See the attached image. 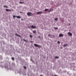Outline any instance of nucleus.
<instances>
[{
	"label": "nucleus",
	"instance_id": "f257e3e1",
	"mask_svg": "<svg viewBox=\"0 0 76 76\" xmlns=\"http://www.w3.org/2000/svg\"><path fill=\"white\" fill-rule=\"evenodd\" d=\"M15 17H16V18H21V17H20V16H16L15 15H13V18Z\"/></svg>",
	"mask_w": 76,
	"mask_h": 76
},
{
	"label": "nucleus",
	"instance_id": "f03ea898",
	"mask_svg": "<svg viewBox=\"0 0 76 76\" xmlns=\"http://www.w3.org/2000/svg\"><path fill=\"white\" fill-rule=\"evenodd\" d=\"M27 15L30 16L32 15V13H31L30 12H28V13H27Z\"/></svg>",
	"mask_w": 76,
	"mask_h": 76
},
{
	"label": "nucleus",
	"instance_id": "7ed1b4c3",
	"mask_svg": "<svg viewBox=\"0 0 76 76\" xmlns=\"http://www.w3.org/2000/svg\"><path fill=\"white\" fill-rule=\"evenodd\" d=\"M68 34L69 35V36H72V33H70L69 32V33H68Z\"/></svg>",
	"mask_w": 76,
	"mask_h": 76
},
{
	"label": "nucleus",
	"instance_id": "20e7f679",
	"mask_svg": "<svg viewBox=\"0 0 76 76\" xmlns=\"http://www.w3.org/2000/svg\"><path fill=\"white\" fill-rule=\"evenodd\" d=\"M34 45L35 46V47H39V45H37L36 44H34Z\"/></svg>",
	"mask_w": 76,
	"mask_h": 76
},
{
	"label": "nucleus",
	"instance_id": "39448f33",
	"mask_svg": "<svg viewBox=\"0 0 76 76\" xmlns=\"http://www.w3.org/2000/svg\"><path fill=\"white\" fill-rule=\"evenodd\" d=\"M63 34H59V37H63Z\"/></svg>",
	"mask_w": 76,
	"mask_h": 76
},
{
	"label": "nucleus",
	"instance_id": "423d86ee",
	"mask_svg": "<svg viewBox=\"0 0 76 76\" xmlns=\"http://www.w3.org/2000/svg\"><path fill=\"white\" fill-rule=\"evenodd\" d=\"M31 28H32V29L35 28V26H31Z\"/></svg>",
	"mask_w": 76,
	"mask_h": 76
},
{
	"label": "nucleus",
	"instance_id": "0eeeda50",
	"mask_svg": "<svg viewBox=\"0 0 76 76\" xmlns=\"http://www.w3.org/2000/svg\"><path fill=\"white\" fill-rule=\"evenodd\" d=\"M42 13V12H37V14H41Z\"/></svg>",
	"mask_w": 76,
	"mask_h": 76
},
{
	"label": "nucleus",
	"instance_id": "6e6552de",
	"mask_svg": "<svg viewBox=\"0 0 76 76\" xmlns=\"http://www.w3.org/2000/svg\"><path fill=\"white\" fill-rule=\"evenodd\" d=\"M15 35H16V36H18V37H21V36H20V35H18V34H15Z\"/></svg>",
	"mask_w": 76,
	"mask_h": 76
},
{
	"label": "nucleus",
	"instance_id": "1a4fd4ad",
	"mask_svg": "<svg viewBox=\"0 0 76 76\" xmlns=\"http://www.w3.org/2000/svg\"><path fill=\"white\" fill-rule=\"evenodd\" d=\"M5 10L6 11H11V10H8V9H5Z\"/></svg>",
	"mask_w": 76,
	"mask_h": 76
},
{
	"label": "nucleus",
	"instance_id": "9d476101",
	"mask_svg": "<svg viewBox=\"0 0 76 76\" xmlns=\"http://www.w3.org/2000/svg\"><path fill=\"white\" fill-rule=\"evenodd\" d=\"M67 46V45H66V44H65V45H64V47H66Z\"/></svg>",
	"mask_w": 76,
	"mask_h": 76
},
{
	"label": "nucleus",
	"instance_id": "9b49d317",
	"mask_svg": "<svg viewBox=\"0 0 76 76\" xmlns=\"http://www.w3.org/2000/svg\"><path fill=\"white\" fill-rule=\"evenodd\" d=\"M36 33V31H35V30H34L33 31V33Z\"/></svg>",
	"mask_w": 76,
	"mask_h": 76
},
{
	"label": "nucleus",
	"instance_id": "f8f14e48",
	"mask_svg": "<svg viewBox=\"0 0 76 76\" xmlns=\"http://www.w3.org/2000/svg\"><path fill=\"white\" fill-rule=\"evenodd\" d=\"M48 10V9H45V10H44V11H47Z\"/></svg>",
	"mask_w": 76,
	"mask_h": 76
},
{
	"label": "nucleus",
	"instance_id": "ddd939ff",
	"mask_svg": "<svg viewBox=\"0 0 76 76\" xmlns=\"http://www.w3.org/2000/svg\"><path fill=\"white\" fill-rule=\"evenodd\" d=\"M54 20H56V21H57V18H55Z\"/></svg>",
	"mask_w": 76,
	"mask_h": 76
},
{
	"label": "nucleus",
	"instance_id": "4468645a",
	"mask_svg": "<svg viewBox=\"0 0 76 76\" xmlns=\"http://www.w3.org/2000/svg\"><path fill=\"white\" fill-rule=\"evenodd\" d=\"M23 2H19V4H23Z\"/></svg>",
	"mask_w": 76,
	"mask_h": 76
},
{
	"label": "nucleus",
	"instance_id": "2eb2a0df",
	"mask_svg": "<svg viewBox=\"0 0 76 76\" xmlns=\"http://www.w3.org/2000/svg\"><path fill=\"white\" fill-rule=\"evenodd\" d=\"M12 60H13V61L14 60H15V58L12 57Z\"/></svg>",
	"mask_w": 76,
	"mask_h": 76
},
{
	"label": "nucleus",
	"instance_id": "dca6fc26",
	"mask_svg": "<svg viewBox=\"0 0 76 76\" xmlns=\"http://www.w3.org/2000/svg\"><path fill=\"white\" fill-rule=\"evenodd\" d=\"M54 29H55L57 30V27H54Z\"/></svg>",
	"mask_w": 76,
	"mask_h": 76
},
{
	"label": "nucleus",
	"instance_id": "f3484780",
	"mask_svg": "<svg viewBox=\"0 0 76 76\" xmlns=\"http://www.w3.org/2000/svg\"><path fill=\"white\" fill-rule=\"evenodd\" d=\"M23 40H24V41L26 42H27V41L26 40H24V39H23Z\"/></svg>",
	"mask_w": 76,
	"mask_h": 76
},
{
	"label": "nucleus",
	"instance_id": "a211bd4d",
	"mask_svg": "<svg viewBox=\"0 0 76 76\" xmlns=\"http://www.w3.org/2000/svg\"><path fill=\"white\" fill-rule=\"evenodd\" d=\"M29 37H30V38H32V35H29Z\"/></svg>",
	"mask_w": 76,
	"mask_h": 76
},
{
	"label": "nucleus",
	"instance_id": "6ab92c4d",
	"mask_svg": "<svg viewBox=\"0 0 76 76\" xmlns=\"http://www.w3.org/2000/svg\"><path fill=\"white\" fill-rule=\"evenodd\" d=\"M60 20H61V21L63 20V18H60Z\"/></svg>",
	"mask_w": 76,
	"mask_h": 76
},
{
	"label": "nucleus",
	"instance_id": "aec40b11",
	"mask_svg": "<svg viewBox=\"0 0 76 76\" xmlns=\"http://www.w3.org/2000/svg\"><path fill=\"white\" fill-rule=\"evenodd\" d=\"M55 58H58V57L57 56H56V57H55Z\"/></svg>",
	"mask_w": 76,
	"mask_h": 76
},
{
	"label": "nucleus",
	"instance_id": "412c9836",
	"mask_svg": "<svg viewBox=\"0 0 76 76\" xmlns=\"http://www.w3.org/2000/svg\"><path fill=\"white\" fill-rule=\"evenodd\" d=\"M24 68L25 69H26V67H25V66H24Z\"/></svg>",
	"mask_w": 76,
	"mask_h": 76
},
{
	"label": "nucleus",
	"instance_id": "4be33fe9",
	"mask_svg": "<svg viewBox=\"0 0 76 76\" xmlns=\"http://www.w3.org/2000/svg\"><path fill=\"white\" fill-rule=\"evenodd\" d=\"M4 7L5 8H7V6H4Z\"/></svg>",
	"mask_w": 76,
	"mask_h": 76
},
{
	"label": "nucleus",
	"instance_id": "5701e85b",
	"mask_svg": "<svg viewBox=\"0 0 76 76\" xmlns=\"http://www.w3.org/2000/svg\"><path fill=\"white\" fill-rule=\"evenodd\" d=\"M58 44H60V42H58Z\"/></svg>",
	"mask_w": 76,
	"mask_h": 76
},
{
	"label": "nucleus",
	"instance_id": "b1692460",
	"mask_svg": "<svg viewBox=\"0 0 76 76\" xmlns=\"http://www.w3.org/2000/svg\"><path fill=\"white\" fill-rule=\"evenodd\" d=\"M23 75H25V73L23 74Z\"/></svg>",
	"mask_w": 76,
	"mask_h": 76
},
{
	"label": "nucleus",
	"instance_id": "393cba45",
	"mask_svg": "<svg viewBox=\"0 0 76 76\" xmlns=\"http://www.w3.org/2000/svg\"><path fill=\"white\" fill-rule=\"evenodd\" d=\"M50 11H51V10H50L48 11V12H50Z\"/></svg>",
	"mask_w": 76,
	"mask_h": 76
},
{
	"label": "nucleus",
	"instance_id": "a878e982",
	"mask_svg": "<svg viewBox=\"0 0 76 76\" xmlns=\"http://www.w3.org/2000/svg\"><path fill=\"white\" fill-rule=\"evenodd\" d=\"M48 36H50V34H48Z\"/></svg>",
	"mask_w": 76,
	"mask_h": 76
},
{
	"label": "nucleus",
	"instance_id": "bb28decb",
	"mask_svg": "<svg viewBox=\"0 0 76 76\" xmlns=\"http://www.w3.org/2000/svg\"><path fill=\"white\" fill-rule=\"evenodd\" d=\"M52 37H53L54 36H53V35H52Z\"/></svg>",
	"mask_w": 76,
	"mask_h": 76
},
{
	"label": "nucleus",
	"instance_id": "cd10ccee",
	"mask_svg": "<svg viewBox=\"0 0 76 76\" xmlns=\"http://www.w3.org/2000/svg\"><path fill=\"white\" fill-rule=\"evenodd\" d=\"M38 38H40V37H38Z\"/></svg>",
	"mask_w": 76,
	"mask_h": 76
},
{
	"label": "nucleus",
	"instance_id": "c85d7f7f",
	"mask_svg": "<svg viewBox=\"0 0 76 76\" xmlns=\"http://www.w3.org/2000/svg\"><path fill=\"white\" fill-rule=\"evenodd\" d=\"M21 20H23V19H21Z\"/></svg>",
	"mask_w": 76,
	"mask_h": 76
},
{
	"label": "nucleus",
	"instance_id": "c756f323",
	"mask_svg": "<svg viewBox=\"0 0 76 76\" xmlns=\"http://www.w3.org/2000/svg\"><path fill=\"white\" fill-rule=\"evenodd\" d=\"M69 25H70V23L69 24Z\"/></svg>",
	"mask_w": 76,
	"mask_h": 76
},
{
	"label": "nucleus",
	"instance_id": "7c9ffc66",
	"mask_svg": "<svg viewBox=\"0 0 76 76\" xmlns=\"http://www.w3.org/2000/svg\"><path fill=\"white\" fill-rule=\"evenodd\" d=\"M5 68H6V67H5Z\"/></svg>",
	"mask_w": 76,
	"mask_h": 76
},
{
	"label": "nucleus",
	"instance_id": "2f4dec72",
	"mask_svg": "<svg viewBox=\"0 0 76 76\" xmlns=\"http://www.w3.org/2000/svg\"><path fill=\"white\" fill-rule=\"evenodd\" d=\"M56 76V75H55V76Z\"/></svg>",
	"mask_w": 76,
	"mask_h": 76
},
{
	"label": "nucleus",
	"instance_id": "473e14b6",
	"mask_svg": "<svg viewBox=\"0 0 76 76\" xmlns=\"http://www.w3.org/2000/svg\"><path fill=\"white\" fill-rule=\"evenodd\" d=\"M42 76V75H41V76Z\"/></svg>",
	"mask_w": 76,
	"mask_h": 76
}]
</instances>
